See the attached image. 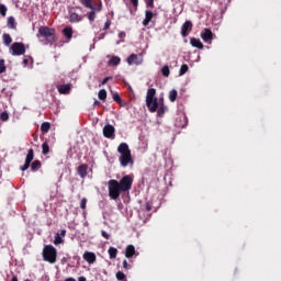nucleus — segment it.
<instances>
[{"label": "nucleus", "instance_id": "nucleus-1", "mask_svg": "<svg viewBox=\"0 0 281 281\" xmlns=\"http://www.w3.org/2000/svg\"><path fill=\"white\" fill-rule=\"evenodd\" d=\"M133 183H134V178L133 176H131V173H126L125 176H122L120 180H115V178H111L108 181V190H109L110 199L112 201H117L121 194L131 192Z\"/></svg>", "mask_w": 281, "mask_h": 281}, {"label": "nucleus", "instance_id": "nucleus-2", "mask_svg": "<svg viewBox=\"0 0 281 281\" xmlns=\"http://www.w3.org/2000/svg\"><path fill=\"white\" fill-rule=\"evenodd\" d=\"M117 153H120V165L122 168H127L130 164H134L128 143H120Z\"/></svg>", "mask_w": 281, "mask_h": 281}, {"label": "nucleus", "instance_id": "nucleus-3", "mask_svg": "<svg viewBox=\"0 0 281 281\" xmlns=\"http://www.w3.org/2000/svg\"><path fill=\"white\" fill-rule=\"evenodd\" d=\"M156 88H148L146 94V105L150 112H156L159 108L158 97H156Z\"/></svg>", "mask_w": 281, "mask_h": 281}, {"label": "nucleus", "instance_id": "nucleus-4", "mask_svg": "<svg viewBox=\"0 0 281 281\" xmlns=\"http://www.w3.org/2000/svg\"><path fill=\"white\" fill-rule=\"evenodd\" d=\"M57 251L53 245H45L43 249V259L50 265H54L57 260Z\"/></svg>", "mask_w": 281, "mask_h": 281}, {"label": "nucleus", "instance_id": "nucleus-5", "mask_svg": "<svg viewBox=\"0 0 281 281\" xmlns=\"http://www.w3.org/2000/svg\"><path fill=\"white\" fill-rule=\"evenodd\" d=\"M38 35L42 37H45V40L53 44L56 42V29H52L50 26H40L38 29Z\"/></svg>", "mask_w": 281, "mask_h": 281}, {"label": "nucleus", "instance_id": "nucleus-6", "mask_svg": "<svg viewBox=\"0 0 281 281\" xmlns=\"http://www.w3.org/2000/svg\"><path fill=\"white\" fill-rule=\"evenodd\" d=\"M102 9H103L102 0H98V2H93V0H91V7H90V11L88 13L89 21L94 22L95 13L102 11Z\"/></svg>", "mask_w": 281, "mask_h": 281}, {"label": "nucleus", "instance_id": "nucleus-7", "mask_svg": "<svg viewBox=\"0 0 281 281\" xmlns=\"http://www.w3.org/2000/svg\"><path fill=\"white\" fill-rule=\"evenodd\" d=\"M11 55H25L26 46L24 42H13L10 46Z\"/></svg>", "mask_w": 281, "mask_h": 281}, {"label": "nucleus", "instance_id": "nucleus-8", "mask_svg": "<svg viewBox=\"0 0 281 281\" xmlns=\"http://www.w3.org/2000/svg\"><path fill=\"white\" fill-rule=\"evenodd\" d=\"M32 161H34V149L33 147H30L26 154L25 162L23 167H21L22 172H25V170H29V168H31Z\"/></svg>", "mask_w": 281, "mask_h": 281}, {"label": "nucleus", "instance_id": "nucleus-9", "mask_svg": "<svg viewBox=\"0 0 281 281\" xmlns=\"http://www.w3.org/2000/svg\"><path fill=\"white\" fill-rule=\"evenodd\" d=\"M193 29V22L191 20H187L181 26V35L182 37H188L189 33H191Z\"/></svg>", "mask_w": 281, "mask_h": 281}, {"label": "nucleus", "instance_id": "nucleus-10", "mask_svg": "<svg viewBox=\"0 0 281 281\" xmlns=\"http://www.w3.org/2000/svg\"><path fill=\"white\" fill-rule=\"evenodd\" d=\"M103 134L106 138H115V127L111 123H108L103 127Z\"/></svg>", "mask_w": 281, "mask_h": 281}, {"label": "nucleus", "instance_id": "nucleus-11", "mask_svg": "<svg viewBox=\"0 0 281 281\" xmlns=\"http://www.w3.org/2000/svg\"><path fill=\"white\" fill-rule=\"evenodd\" d=\"M201 37L203 42H212V40H214V33L211 29H203Z\"/></svg>", "mask_w": 281, "mask_h": 281}, {"label": "nucleus", "instance_id": "nucleus-12", "mask_svg": "<svg viewBox=\"0 0 281 281\" xmlns=\"http://www.w3.org/2000/svg\"><path fill=\"white\" fill-rule=\"evenodd\" d=\"M139 256V254H137L134 245H127V247L125 248V258H128V260H131L132 258H134Z\"/></svg>", "mask_w": 281, "mask_h": 281}, {"label": "nucleus", "instance_id": "nucleus-13", "mask_svg": "<svg viewBox=\"0 0 281 281\" xmlns=\"http://www.w3.org/2000/svg\"><path fill=\"white\" fill-rule=\"evenodd\" d=\"M88 170L89 165H87V162H82L81 165H79V167H77V172L79 177H81V179H85V177H87Z\"/></svg>", "mask_w": 281, "mask_h": 281}, {"label": "nucleus", "instance_id": "nucleus-14", "mask_svg": "<svg viewBox=\"0 0 281 281\" xmlns=\"http://www.w3.org/2000/svg\"><path fill=\"white\" fill-rule=\"evenodd\" d=\"M83 260H86V262H88L89 265H94L97 256L95 254H93V251H85Z\"/></svg>", "mask_w": 281, "mask_h": 281}, {"label": "nucleus", "instance_id": "nucleus-15", "mask_svg": "<svg viewBox=\"0 0 281 281\" xmlns=\"http://www.w3.org/2000/svg\"><path fill=\"white\" fill-rule=\"evenodd\" d=\"M142 61H143V58L139 57L136 53H132V55H130V56L127 57V63H128L130 65H132V64L139 65V64H142Z\"/></svg>", "mask_w": 281, "mask_h": 281}, {"label": "nucleus", "instance_id": "nucleus-16", "mask_svg": "<svg viewBox=\"0 0 281 281\" xmlns=\"http://www.w3.org/2000/svg\"><path fill=\"white\" fill-rule=\"evenodd\" d=\"M57 89L61 94H68L71 91V83H61Z\"/></svg>", "mask_w": 281, "mask_h": 281}, {"label": "nucleus", "instance_id": "nucleus-17", "mask_svg": "<svg viewBox=\"0 0 281 281\" xmlns=\"http://www.w3.org/2000/svg\"><path fill=\"white\" fill-rule=\"evenodd\" d=\"M153 18H154V12L149 11V10H146L145 11V19L143 20L144 26H148V24H149V22H151Z\"/></svg>", "mask_w": 281, "mask_h": 281}, {"label": "nucleus", "instance_id": "nucleus-18", "mask_svg": "<svg viewBox=\"0 0 281 281\" xmlns=\"http://www.w3.org/2000/svg\"><path fill=\"white\" fill-rule=\"evenodd\" d=\"M7 24L9 29H16L18 27V22L14 18V15H9L7 20Z\"/></svg>", "mask_w": 281, "mask_h": 281}, {"label": "nucleus", "instance_id": "nucleus-19", "mask_svg": "<svg viewBox=\"0 0 281 281\" xmlns=\"http://www.w3.org/2000/svg\"><path fill=\"white\" fill-rule=\"evenodd\" d=\"M191 45L195 46L196 48H204L203 42L199 37H191L190 38Z\"/></svg>", "mask_w": 281, "mask_h": 281}, {"label": "nucleus", "instance_id": "nucleus-20", "mask_svg": "<svg viewBox=\"0 0 281 281\" xmlns=\"http://www.w3.org/2000/svg\"><path fill=\"white\" fill-rule=\"evenodd\" d=\"M63 34L67 40H71L74 36V29L71 26H65V29H63Z\"/></svg>", "mask_w": 281, "mask_h": 281}, {"label": "nucleus", "instance_id": "nucleus-21", "mask_svg": "<svg viewBox=\"0 0 281 281\" xmlns=\"http://www.w3.org/2000/svg\"><path fill=\"white\" fill-rule=\"evenodd\" d=\"M82 15H79V13H76V11H72L69 13V21L70 22H81Z\"/></svg>", "mask_w": 281, "mask_h": 281}, {"label": "nucleus", "instance_id": "nucleus-22", "mask_svg": "<svg viewBox=\"0 0 281 281\" xmlns=\"http://www.w3.org/2000/svg\"><path fill=\"white\" fill-rule=\"evenodd\" d=\"M42 168V160H33L31 164V169L33 172H37V170H41Z\"/></svg>", "mask_w": 281, "mask_h": 281}, {"label": "nucleus", "instance_id": "nucleus-23", "mask_svg": "<svg viewBox=\"0 0 281 281\" xmlns=\"http://www.w3.org/2000/svg\"><path fill=\"white\" fill-rule=\"evenodd\" d=\"M2 40H3V44H4L5 46H10V44H12V42H13V40H12L10 33H3Z\"/></svg>", "mask_w": 281, "mask_h": 281}, {"label": "nucleus", "instance_id": "nucleus-24", "mask_svg": "<svg viewBox=\"0 0 281 281\" xmlns=\"http://www.w3.org/2000/svg\"><path fill=\"white\" fill-rule=\"evenodd\" d=\"M49 153H50L49 143H47V140H44V143H42V154L49 155Z\"/></svg>", "mask_w": 281, "mask_h": 281}, {"label": "nucleus", "instance_id": "nucleus-25", "mask_svg": "<svg viewBox=\"0 0 281 281\" xmlns=\"http://www.w3.org/2000/svg\"><path fill=\"white\" fill-rule=\"evenodd\" d=\"M50 127H52V123H50L49 121H44V122L42 123V125H41V130H42V132H44V133L49 132Z\"/></svg>", "mask_w": 281, "mask_h": 281}, {"label": "nucleus", "instance_id": "nucleus-26", "mask_svg": "<svg viewBox=\"0 0 281 281\" xmlns=\"http://www.w3.org/2000/svg\"><path fill=\"white\" fill-rule=\"evenodd\" d=\"M109 64H110V66H117L119 64H121V57H119L117 55H113V57H111Z\"/></svg>", "mask_w": 281, "mask_h": 281}, {"label": "nucleus", "instance_id": "nucleus-27", "mask_svg": "<svg viewBox=\"0 0 281 281\" xmlns=\"http://www.w3.org/2000/svg\"><path fill=\"white\" fill-rule=\"evenodd\" d=\"M108 252L111 260H114L117 256V249L115 247H110Z\"/></svg>", "mask_w": 281, "mask_h": 281}, {"label": "nucleus", "instance_id": "nucleus-28", "mask_svg": "<svg viewBox=\"0 0 281 281\" xmlns=\"http://www.w3.org/2000/svg\"><path fill=\"white\" fill-rule=\"evenodd\" d=\"M98 97L99 99H101V101H106L108 92L105 88H102L101 90H99Z\"/></svg>", "mask_w": 281, "mask_h": 281}, {"label": "nucleus", "instance_id": "nucleus-29", "mask_svg": "<svg viewBox=\"0 0 281 281\" xmlns=\"http://www.w3.org/2000/svg\"><path fill=\"white\" fill-rule=\"evenodd\" d=\"M167 108L164 103V99H160V108L158 110V115L159 116H164L165 112H166Z\"/></svg>", "mask_w": 281, "mask_h": 281}, {"label": "nucleus", "instance_id": "nucleus-30", "mask_svg": "<svg viewBox=\"0 0 281 281\" xmlns=\"http://www.w3.org/2000/svg\"><path fill=\"white\" fill-rule=\"evenodd\" d=\"M177 97H178V90L173 88L172 90L169 91V101H176Z\"/></svg>", "mask_w": 281, "mask_h": 281}, {"label": "nucleus", "instance_id": "nucleus-31", "mask_svg": "<svg viewBox=\"0 0 281 281\" xmlns=\"http://www.w3.org/2000/svg\"><path fill=\"white\" fill-rule=\"evenodd\" d=\"M161 74H162L164 77H169V75H170V68H169L168 65L162 66V68H161Z\"/></svg>", "mask_w": 281, "mask_h": 281}, {"label": "nucleus", "instance_id": "nucleus-32", "mask_svg": "<svg viewBox=\"0 0 281 281\" xmlns=\"http://www.w3.org/2000/svg\"><path fill=\"white\" fill-rule=\"evenodd\" d=\"M116 280H119V281H127V278H126L125 273H123V271H117L116 272Z\"/></svg>", "mask_w": 281, "mask_h": 281}, {"label": "nucleus", "instance_id": "nucleus-33", "mask_svg": "<svg viewBox=\"0 0 281 281\" xmlns=\"http://www.w3.org/2000/svg\"><path fill=\"white\" fill-rule=\"evenodd\" d=\"M0 119L1 121H9L10 119V114L7 110H4L3 112L0 113Z\"/></svg>", "mask_w": 281, "mask_h": 281}, {"label": "nucleus", "instance_id": "nucleus-34", "mask_svg": "<svg viewBox=\"0 0 281 281\" xmlns=\"http://www.w3.org/2000/svg\"><path fill=\"white\" fill-rule=\"evenodd\" d=\"M7 13H8V7H5V4L0 3V14L3 18H5Z\"/></svg>", "mask_w": 281, "mask_h": 281}, {"label": "nucleus", "instance_id": "nucleus-35", "mask_svg": "<svg viewBox=\"0 0 281 281\" xmlns=\"http://www.w3.org/2000/svg\"><path fill=\"white\" fill-rule=\"evenodd\" d=\"M79 2L87 9H90V7H92V0H79Z\"/></svg>", "mask_w": 281, "mask_h": 281}, {"label": "nucleus", "instance_id": "nucleus-36", "mask_svg": "<svg viewBox=\"0 0 281 281\" xmlns=\"http://www.w3.org/2000/svg\"><path fill=\"white\" fill-rule=\"evenodd\" d=\"M5 71H7L5 59H0V74L5 72Z\"/></svg>", "mask_w": 281, "mask_h": 281}, {"label": "nucleus", "instance_id": "nucleus-37", "mask_svg": "<svg viewBox=\"0 0 281 281\" xmlns=\"http://www.w3.org/2000/svg\"><path fill=\"white\" fill-rule=\"evenodd\" d=\"M188 70H189L188 64H182L180 66V75H186V72H188Z\"/></svg>", "mask_w": 281, "mask_h": 281}, {"label": "nucleus", "instance_id": "nucleus-38", "mask_svg": "<svg viewBox=\"0 0 281 281\" xmlns=\"http://www.w3.org/2000/svg\"><path fill=\"white\" fill-rule=\"evenodd\" d=\"M63 243H64V240H63L60 234H56L54 244L55 245H61Z\"/></svg>", "mask_w": 281, "mask_h": 281}, {"label": "nucleus", "instance_id": "nucleus-39", "mask_svg": "<svg viewBox=\"0 0 281 281\" xmlns=\"http://www.w3.org/2000/svg\"><path fill=\"white\" fill-rule=\"evenodd\" d=\"M123 269H125V271H128L130 269H132V265H128L127 260H123Z\"/></svg>", "mask_w": 281, "mask_h": 281}, {"label": "nucleus", "instance_id": "nucleus-40", "mask_svg": "<svg viewBox=\"0 0 281 281\" xmlns=\"http://www.w3.org/2000/svg\"><path fill=\"white\" fill-rule=\"evenodd\" d=\"M146 5L149 7L150 9H154L155 7V0H145Z\"/></svg>", "mask_w": 281, "mask_h": 281}, {"label": "nucleus", "instance_id": "nucleus-41", "mask_svg": "<svg viewBox=\"0 0 281 281\" xmlns=\"http://www.w3.org/2000/svg\"><path fill=\"white\" fill-rule=\"evenodd\" d=\"M87 203H88L87 199L81 200V202H80L81 210H87Z\"/></svg>", "mask_w": 281, "mask_h": 281}, {"label": "nucleus", "instance_id": "nucleus-42", "mask_svg": "<svg viewBox=\"0 0 281 281\" xmlns=\"http://www.w3.org/2000/svg\"><path fill=\"white\" fill-rule=\"evenodd\" d=\"M113 99H114V101H116L117 103H121V101H122L121 95L119 94V92H115V94H113Z\"/></svg>", "mask_w": 281, "mask_h": 281}, {"label": "nucleus", "instance_id": "nucleus-43", "mask_svg": "<svg viewBox=\"0 0 281 281\" xmlns=\"http://www.w3.org/2000/svg\"><path fill=\"white\" fill-rule=\"evenodd\" d=\"M131 2H132V4H133L135 11H137L138 4H139V0H131Z\"/></svg>", "mask_w": 281, "mask_h": 281}, {"label": "nucleus", "instance_id": "nucleus-44", "mask_svg": "<svg viewBox=\"0 0 281 281\" xmlns=\"http://www.w3.org/2000/svg\"><path fill=\"white\" fill-rule=\"evenodd\" d=\"M101 234H102V237L105 238V240H110V238H111L110 234H108L104 231H102Z\"/></svg>", "mask_w": 281, "mask_h": 281}, {"label": "nucleus", "instance_id": "nucleus-45", "mask_svg": "<svg viewBox=\"0 0 281 281\" xmlns=\"http://www.w3.org/2000/svg\"><path fill=\"white\" fill-rule=\"evenodd\" d=\"M145 210H146L147 212H151L153 205H150V203H146V204H145Z\"/></svg>", "mask_w": 281, "mask_h": 281}, {"label": "nucleus", "instance_id": "nucleus-46", "mask_svg": "<svg viewBox=\"0 0 281 281\" xmlns=\"http://www.w3.org/2000/svg\"><path fill=\"white\" fill-rule=\"evenodd\" d=\"M112 79V77H104L101 81L102 86H104L105 83H108V81Z\"/></svg>", "mask_w": 281, "mask_h": 281}, {"label": "nucleus", "instance_id": "nucleus-47", "mask_svg": "<svg viewBox=\"0 0 281 281\" xmlns=\"http://www.w3.org/2000/svg\"><path fill=\"white\" fill-rule=\"evenodd\" d=\"M110 26H111V22L110 20H108L104 24V30L106 31L108 29H110Z\"/></svg>", "mask_w": 281, "mask_h": 281}, {"label": "nucleus", "instance_id": "nucleus-48", "mask_svg": "<svg viewBox=\"0 0 281 281\" xmlns=\"http://www.w3.org/2000/svg\"><path fill=\"white\" fill-rule=\"evenodd\" d=\"M119 37H121V38L126 37L125 31H121V32L119 33Z\"/></svg>", "mask_w": 281, "mask_h": 281}, {"label": "nucleus", "instance_id": "nucleus-49", "mask_svg": "<svg viewBox=\"0 0 281 281\" xmlns=\"http://www.w3.org/2000/svg\"><path fill=\"white\" fill-rule=\"evenodd\" d=\"M66 234H67V231H66V229H61V232H60V236L65 237V236H66Z\"/></svg>", "mask_w": 281, "mask_h": 281}, {"label": "nucleus", "instance_id": "nucleus-50", "mask_svg": "<svg viewBox=\"0 0 281 281\" xmlns=\"http://www.w3.org/2000/svg\"><path fill=\"white\" fill-rule=\"evenodd\" d=\"M78 281H87V278H85V276H81L80 278H78Z\"/></svg>", "mask_w": 281, "mask_h": 281}, {"label": "nucleus", "instance_id": "nucleus-51", "mask_svg": "<svg viewBox=\"0 0 281 281\" xmlns=\"http://www.w3.org/2000/svg\"><path fill=\"white\" fill-rule=\"evenodd\" d=\"M94 105H101V101H99L98 99L94 100Z\"/></svg>", "mask_w": 281, "mask_h": 281}, {"label": "nucleus", "instance_id": "nucleus-52", "mask_svg": "<svg viewBox=\"0 0 281 281\" xmlns=\"http://www.w3.org/2000/svg\"><path fill=\"white\" fill-rule=\"evenodd\" d=\"M11 281H19V278L18 276H13L12 280Z\"/></svg>", "mask_w": 281, "mask_h": 281}, {"label": "nucleus", "instance_id": "nucleus-53", "mask_svg": "<svg viewBox=\"0 0 281 281\" xmlns=\"http://www.w3.org/2000/svg\"><path fill=\"white\" fill-rule=\"evenodd\" d=\"M65 281H76V279L75 278H66Z\"/></svg>", "mask_w": 281, "mask_h": 281}, {"label": "nucleus", "instance_id": "nucleus-54", "mask_svg": "<svg viewBox=\"0 0 281 281\" xmlns=\"http://www.w3.org/2000/svg\"><path fill=\"white\" fill-rule=\"evenodd\" d=\"M23 64H29V59H23Z\"/></svg>", "mask_w": 281, "mask_h": 281}, {"label": "nucleus", "instance_id": "nucleus-55", "mask_svg": "<svg viewBox=\"0 0 281 281\" xmlns=\"http://www.w3.org/2000/svg\"><path fill=\"white\" fill-rule=\"evenodd\" d=\"M24 281H32V280H29V279H27V280H24Z\"/></svg>", "mask_w": 281, "mask_h": 281}]
</instances>
